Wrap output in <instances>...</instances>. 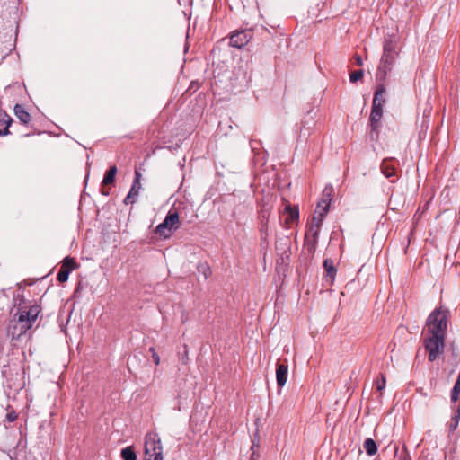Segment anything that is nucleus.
<instances>
[{
    "label": "nucleus",
    "instance_id": "26",
    "mask_svg": "<svg viewBox=\"0 0 460 460\" xmlns=\"http://www.w3.org/2000/svg\"><path fill=\"white\" fill-rule=\"evenodd\" d=\"M149 351L152 353V358L155 362V364L157 366L160 364V357L158 353L155 351V348L151 347L149 349Z\"/></svg>",
    "mask_w": 460,
    "mask_h": 460
},
{
    "label": "nucleus",
    "instance_id": "20",
    "mask_svg": "<svg viewBox=\"0 0 460 460\" xmlns=\"http://www.w3.org/2000/svg\"><path fill=\"white\" fill-rule=\"evenodd\" d=\"M76 267H77L76 262H75V259L72 257L66 256L62 261L61 268L67 269V270L70 272L72 270H74L75 269H76Z\"/></svg>",
    "mask_w": 460,
    "mask_h": 460
},
{
    "label": "nucleus",
    "instance_id": "4",
    "mask_svg": "<svg viewBox=\"0 0 460 460\" xmlns=\"http://www.w3.org/2000/svg\"><path fill=\"white\" fill-rule=\"evenodd\" d=\"M180 227L179 214L176 209H170L164 220L156 226V234L166 239L171 236L173 230Z\"/></svg>",
    "mask_w": 460,
    "mask_h": 460
},
{
    "label": "nucleus",
    "instance_id": "33",
    "mask_svg": "<svg viewBox=\"0 0 460 460\" xmlns=\"http://www.w3.org/2000/svg\"><path fill=\"white\" fill-rule=\"evenodd\" d=\"M458 397H459V394H455L454 392L451 391V394H450L451 402H456L458 400Z\"/></svg>",
    "mask_w": 460,
    "mask_h": 460
},
{
    "label": "nucleus",
    "instance_id": "6",
    "mask_svg": "<svg viewBox=\"0 0 460 460\" xmlns=\"http://www.w3.org/2000/svg\"><path fill=\"white\" fill-rule=\"evenodd\" d=\"M399 53H383L376 71V81L385 82L387 75L393 70Z\"/></svg>",
    "mask_w": 460,
    "mask_h": 460
},
{
    "label": "nucleus",
    "instance_id": "2",
    "mask_svg": "<svg viewBox=\"0 0 460 460\" xmlns=\"http://www.w3.org/2000/svg\"><path fill=\"white\" fill-rule=\"evenodd\" d=\"M41 311V307L37 305H20L17 312L13 315L14 324L10 327L13 338H19L31 330L37 321Z\"/></svg>",
    "mask_w": 460,
    "mask_h": 460
},
{
    "label": "nucleus",
    "instance_id": "11",
    "mask_svg": "<svg viewBox=\"0 0 460 460\" xmlns=\"http://www.w3.org/2000/svg\"><path fill=\"white\" fill-rule=\"evenodd\" d=\"M288 367L286 364H279L276 369L277 384L279 387L285 385L288 380Z\"/></svg>",
    "mask_w": 460,
    "mask_h": 460
},
{
    "label": "nucleus",
    "instance_id": "8",
    "mask_svg": "<svg viewBox=\"0 0 460 460\" xmlns=\"http://www.w3.org/2000/svg\"><path fill=\"white\" fill-rule=\"evenodd\" d=\"M396 165H399V163L394 157L385 158L380 164L381 172L393 183L399 179V171Z\"/></svg>",
    "mask_w": 460,
    "mask_h": 460
},
{
    "label": "nucleus",
    "instance_id": "31",
    "mask_svg": "<svg viewBox=\"0 0 460 460\" xmlns=\"http://www.w3.org/2000/svg\"><path fill=\"white\" fill-rule=\"evenodd\" d=\"M255 447H259V445L255 444L254 441H252V453L251 455V459L252 460H257L258 459V456H256L255 454Z\"/></svg>",
    "mask_w": 460,
    "mask_h": 460
},
{
    "label": "nucleus",
    "instance_id": "25",
    "mask_svg": "<svg viewBox=\"0 0 460 460\" xmlns=\"http://www.w3.org/2000/svg\"><path fill=\"white\" fill-rule=\"evenodd\" d=\"M69 274L70 271H68L67 269L60 268L57 279L61 283L66 282L68 279Z\"/></svg>",
    "mask_w": 460,
    "mask_h": 460
},
{
    "label": "nucleus",
    "instance_id": "32",
    "mask_svg": "<svg viewBox=\"0 0 460 460\" xmlns=\"http://www.w3.org/2000/svg\"><path fill=\"white\" fill-rule=\"evenodd\" d=\"M452 392H454L455 394H460V381H456V383L453 386Z\"/></svg>",
    "mask_w": 460,
    "mask_h": 460
},
{
    "label": "nucleus",
    "instance_id": "1",
    "mask_svg": "<svg viewBox=\"0 0 460 460\" xmlns=\"http://www.w3.org/2000/svg\"><path fill=\"white\" fill-rule=\"evenodd\" d=\"M448 311L436 308L428 316L426 326L429 336L424 341V347L429 352V360L433 362L443 352L447 329Z\"/></svg>",
    "mask_w": 460,
    "mask_h": 460
},
{
    "label": "nucleus",
    "instance_id": "36",
    "mask_svg": "<svg viewBox=\"0 0 460 460\" xmlns=\"http://www.w3.org/2000/svg\"><path fill=\"white\" fill-rule=\"evenodd\" d=\"M356 63L358 66H362L363 62H362V59L359 56H357L356 57Z\"/></svg>",
    "mask_w": 460,
    "mask_h": 460
},
{
    "label": "nucleus",
    "instance_id": "30",
    "mask_svg": "<svg viewBox=\"0 0 460 460\" xmlns=\"http://www.w3.org/2000/svg\"><path fill=\"white\" fill-rule=\"evenodd\" d=\"M289 209V217L292 221L298 218L299 213L296 209H290V208H288Z\"/></svg>",
    "mask_w": 460,
    "mask_h": 460
},
{
    "label": "nucleus",
    "instance_id": "27",
    "mask_svg": "<svg viewBox=\"0 0 460 460\" xmlns=\"http://www.w3.org/2000/svg\"><path fill=\"white\" fill-rule=\"evenodd\" d=\"M385 387V377L384 375H381V380H378L376 382V389L378 391H383Z\"/></svg>",
    "mask_w": 460,
    "mask_h": 460
},
{
    "label": "nucleus",
    "instance_id": "28",
    "mask_svg": "<svg viewBox=\"0 0 460 460\" xmlns=\"http://www.w3.org/2000/svg\"><path fill=\"white\" fill-rule=\"evenodd\" d=\"M18 418V415L17 413L14 411H8L7 414H6V420L9 421V422H13L17 420Z\"/></svg>",
    "mask_w": 460,
    "mask_h": 460
},
{
    "label": "nucleus",
    "instance_id": "14",
    "mask_svg": "<svg viewBox=\"0 0 460 460\" xmlns=\"http://www.w3.org/2000/svg\"><path fill=\"white\" fill-rule=\"evenodd\" d=\"M383 83L384 82L380 83V84L377 86V88L375 92L373 102H372V105H376V107H382V108H383V104L385 102V99L384 97L385 89Z\"/></svg>",
    "mask_w": 460,
    "mask_h": 460
},
{
    "label": "nucleus",
    "instance_id": "5",
    "mask_svg": "<svg viewBox=\"0 0 460 460\" xmlns=\"http://www.w3.org/2000/svg\"><path fill=\"white\" fill-rule=\"evenodd\" d=\"M146 460H163L161 439L155 433L146 434Z\"/></svg>",
    "mask_w": 460,
    "mask_h": 460
},
{
    "label": "nucleus",
    "instance_id": "23",
    "mask_svg": "<svg viewBox=\"0 0 460 460\" xmlns=\"http://www.w3.org/2000/svg\"><path fill=\"white\" fill-rule=\"evenodd\" d=\"M459 420H460L459 412L455 411V413L451 419L450 424H449V430L451 432H453L456 429L458 423H459Z\"/></svg>",
    "mask_w": 460,
    "mask_h": 460
},
{
    "label": "nucleus",
    "instance_id": "10",
    "mask_svg": "<svg viewBox=\"0 0 460 460\" xmlns=\"http://www.w3.org/2000/svg\"><path fill=\"white\" fill-rule=\"evenodd\" d=\"M140 179H141V172H140V169L139 168H136L135 170V181L131 186V189L128 192V194L127 195V197L125 198L124 199V203L126 205H128V204H133L136 202L138 195H139V190L141 189V183H140Z\"/></svg>",
    "mask_w": 460,
    "mask_h": 460
},
{
    "label": "nucleus",
    "instance_id": "35",
    "mask_svg": "<svg viewBox=\"0 0 460 460\" xmlns=\"http://www.w3.org/2000/svg\"><path fill=\"white\" fill-rule=\"evenodd\" d=\"M401 460H411V457L410 454L407 451H405L404 454L402 455Z\"/></svg>",
    "mask_w": 460,
    "mask_h": 460
},
{
    "label": "nucleus",
    "instance_id": "7",
    "mask_svg": "<svg viewBox=\"0 0 460 460\" xmlns=\"http://www.w3.org/2000/svg\"><path fill=\"white\" fill-rule=\"evenodd\" d=\"M383 117V108L372 105L369 117V137L372 141L376 142L379 137L380 120Z\"/></svg>",
    "mask_w": 460,
    "mask_h": 460
},
{
    "label": "nucleus",
    "instance_id": "3",
    "mask_svg": "<svg viewBox=\"0 0 460 460\" xmlns=\"http://www.w3.org/2000/svg\"><path fill=\"white\" fill-rule=\"evenodd\" d=\"M328 211L329 208H325L324 206H320L317 204L314 214L313 216L312 224L310 225L308 231L305 234L307 248L310 252H313L315 248L321 225Z\"/></svg>",
    "mask_w": 460,
    "mask_h": 460
},
{
    "label": "nucleus",
    "instance_id": "37",
    "mask_svg": "<svg viewBox=\"0 0 460 460\" xmlns=\"http://www.w3.org/2000/svg\"><path fill=\"white\" fill-rule=\"evenodd\" d=\"M261 217H262V221L267 220V218H268V214H267V212H266V211H262V213H261ZM262 223L264 224V222H262Z\"/></svg>",
    "mask_w": 460,
    "mask_h": 460
},
{
    "label": "nucleus",
    "instance_id": "22",
    "mask_svg": "<svg viewBox=\"0 0 460 460\" xmlns=\"http://www.w3.org/2000/svg\"><path fill=\"white\" fill-rule=\"evenodd\" d=\"M198 270L199 272L201 273L205 279H208L212 274V270L207 263L199 264Z\"/></svg>",
    "mask_w": 460,
    "mask_h": 460
},
{
    "label": "nucleus",
    "instance_id": "17",
    "mask_svg": "<svg viewBox=\"0 0 460 460\" xmlns=\"http://www.w3.org/2000/svg\"><path fill=\"white\" fill-rule=\"evenodd\" d=\"M117 174V167L115 165L111 166L109 170L105 172V175L102 180L103 185L112 184L115 181V176Z\"/></svg>",
    "mask_w": 460,
    "mask_h": 460
},
{
    "label": "nucleus",
    "instance_id": "29",
    "mask_svg": "<svg viewBox=\"0 0 460 460\" xmlns=\"http://www.w3.org/2000/svg\"><path fill=\"white\" fill-rule=\"evenodd\" d=\"M199 88V84L196 81H192L190 83V87L187 90V92L195 93Z\"/></svg>",
    "mask_w": 460,
    "mask_h": 460
},
{
    "label": "nucleus",
    "instance_id": "34",
    "mask_svg": "<svg viewBox=\"0 0 460 460\" xmlns=\"http://www.w3.org/2000/svg\"><path fill=\"white\" fill-rule=\"evenodd\" d=\"M261 239L265 240L267 238V235H268V233H267V229L265 226H263L261 230Z\"/></svg>",
    "mask_w": 460,
    "mask_h": 460
},
{
    "label": "nucleus",
    "instance_id": "9",
    "mask_svg": "<svg viewBox=\"0 0 460 460\" xmlns=\"http://www.w3.org/2000/svg\"><path fill=\"white\" fill-rule=\"evenodd\" d=\"M252 35V31L249 29L235 31L230 36L229 45L236 49H241L250 41Z\"/></svg>",
    "mask_w": 460,
    "mask_h": 460
},
{
    "label": "nucleus",
    "instance_id": "19",
    "mask_svg": "<svg viewBox=\"0 0 460 460\" xmlns=\"http://www.w3.org/2000/svg\"><path fill=\"white\" fill-rule=\"evenodd\" d=\"M323 267L325 271L327 272V276L332 279L336 273V269L334 267L333 261L331 259H325L323 261Z\"/></svg>",
    "mask_w": 460,
    "mask_h": 460
},
{
    "label": "nucleus",
    "instance_id": "16",
    "mask_svg": "<svg viewBox=\"0 0 460 460\" xmlns=\"http://www.w3.org/2000/svg\"><path fill=\"white\" fill-rule=\"evenodd\" d=\"M14 114L22 124H28L31 120L30 113L27 112L21 104H16L14 106Z\"/></svg>",
    "mask_w": 460,
    "mask_h": 460
},
{
    "label": "nucleus",
    "instance_id": "13",
    "mask_svg": "<svg viewBox=\"0 0 460 460\" xmlns=\"http://www.w3.org/2000/svg\"><path fill=\"white\" fill-rule=\"evenodd\" d=\"M383 53H399L397 50V42L394 39V36L389 35L385 38Z\"/></svg>",
    "mask_w": 460,
    "mask_h": 460
},
{
    "label": "nucleus",
    "instance_id": "12",
    "mask_svg": "<svg viewBox=\"0 0 460 460\" xmlns=\"http://www.w3.org/2000/svg\"><path fill=\"white\" fill-rule=\"evenodd\" d=\"M13 122L12 118L4 111H0V136H6L9 132V127Z\"/></svg>",
    "mask_w": 460,
    "mask_h": 460
},
{
    "label": "nucleus",
    "instance_id": "38",
    "mask_svg": "<svg viewBox=\"0 0 460 460\" xmlns=\"http://www.w3.org/2000/svg\"><path fill=\"white\" fill-rule=\"evenodd\" d=\"M102 193L103 195H109V191H104V190H102Z\"/></svg>",
    "mask_w": 460,
    "mask_h": 460
},
{
    "label": "nucleus",
    "instance_id": "21",
    "mask_svg": "<svg viewBox=\"0 0 460 460\" xmlns=\"http://www.w3.org/2000/svg\"><path fill=\"white\" fill-rule=\"evenodd\" d=\"M123 460H137L135 452L130 447L123 448L121 451Z\"/></svg>",
    "mask_w": 460,
    "mask_h": 460
},
{
    "label": "nucleus",
    "instance_id": "15",
    "mask_svg": "<svg viewBox=\"0 0 460 460\" xmlns=\"http://www.w3.org/2000/svg\"><path fill=\"white\" fill-rule=\"evenodd\" d=\"M332 192H333V188L331 185L325 186V188L323 190L322 198H321V200L318 202V204L320 206H324L325 208H329L331 201H332Z\"/></svg>",
    "mask_w": 460,
    "mask_h": 460
},
{
    "label": "nucleus",
    "instance_id": "18",
    "mask_svg": "<svg viewBox=\"0 0 460 460\" xmlns=\"http://www.w3.org/2000/svg\"><path fill=\"white\" fill-rule=\"evenodd\" d=\"M363 447L368 456H374L377 451V446L372 438H367L364 441Z\"/></svg>",
    "mask_w": 460,
    "mask_h": 460
},
{
    "label": "nucleus",
    "instance_id": "39",
    "mask_svg": "<svg viewBox=\"0 0 460 460\" xmlns=\"http://www.w3.org/2000/svg\"><path fill=\"white\" fill-rule=\"evenodd\" d=\"M456 381H460V371H459V374H458Z\"/></svg>",
    "mask_w": 460,
    "mask_h": 460
},
{
    "label": "nucleus",
    "instance_id": "24",
    "mask_svg": "<svg viewBox=\"0 0 460 460\" xmlns=\"http://www.w3.org/2000/svg\"><path fill=\"white\" fill-rule=\"evenodd\" d=\"M364 76V71L362 69L355 70L349 75V80L351 83H356L358 80L362 79Z\"/></svg>",
    "mask_w": 460,
    "mask_h": 460
}]
</instances>
